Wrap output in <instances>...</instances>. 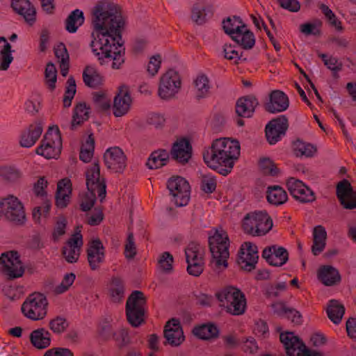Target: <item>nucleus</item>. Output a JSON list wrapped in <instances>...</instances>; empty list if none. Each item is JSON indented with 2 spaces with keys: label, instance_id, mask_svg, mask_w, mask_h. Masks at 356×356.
Wrapping results in <instances>:
<instances>
[{
  "label": "nucleus",
  "instance_id": "obj_15",
  "mask_svg": "<svg viewBox=\"0 0 356 356\" xmlns=\"http://www.w3.org/2000/svg\"><path fill=\"white\" fill-rule=\"evenodd\" d=\"M286 185L290 194L300 203H310L316 200L314 192L302 181L291 177L287 181Z\"/></svg>",
  "mask_w": 356,
  "mask_h": 356
},
{
  "label": "nucleus",
  "instance_id": "obj_55",
  "mask_svg": "<svg viewBox=\"0 0 356 356\" xmlns=\"http://www.w3.org/2000/svg\"><path fill=\"white\" fill-rule=\"evenodd\" d=\"M192 19L197 24L201 25L206 22L207 13L205 8H201L198 3H195L192 8Z\"/></svg>",
  "mask_w": 356,
  "mask_h": 356
},
{
  "label": "nucleus",
  "instance_id": "obj_31",
  "mask_svg": "<svg viewBox=\"0 0 356 356\" xmlns=\"http://www.w3.org/2000/svg\"><path fill=\"white\" fill-rule=\"evenodd\" d=\"M327 232L322 225L316 226L313 230V245L312 252L317 256L321 253L325 248Z\"/></svg>",
  "mask_w": 356,
  "mask_h": 356
},
{
  "label": "nucleus",
  "instance_id": "obj_21",
  "mask_svg": "<svg viewBox=\"0 0 356 356\" xmlns=\"http://www.w3.org/2000/svg\"><path fill=\"white\" fill-rule=\"evenodd\" d=\"M170 154L179 163H187L192 156V146L190 141L184 138L177 139L172 146Z\"/></svg>",
  "mask_w": 356,
  "mask_h": 356
},
{
  "label": "nucleus",
  "instance_id": "obj_28",
  "mask_svg": "<svg viewBox=\"0 0 356 356\" xmlns=\"http://www.w3.org/2000/svg\"><path fill=\"white\" fill-rule=\"evenodd\" d=\"M42 125L41 122H35L29 126L26 131H24L21 136L19 144L23 147H32L42 133Z\"/></svg>",
  "mask_w": 356,
  "mask_h": 356
},
{
  "label": "nucleus",
  "instance_id": "obj_39",
  "mask_svg": "<svg viewBox=\"0 0 356 356\" xmlns=\"http://www.w3.org/2000/svg\"><path fill=\"white\" fill-rule=\"evenodd\" d=\"M84 22L83 13L76 9L71 12L65 20V29L69 33H75Z\"/></svg>",
  "mask_w": 356,
  "mask_h": 356
},
{
  "label": "nucleus",
  "instance_id": "obj_61",
  "mask_svg": "<svg viewBox=\"0 0 356 356\" xmlns=\"http://www.w3.org/2000/svg\"><path fill=\"white\" fill-rule=\"evenodd\" d=\"M96 192L97 191H88L83 197L80 204L81 209L83 211H90L94 206L96 201Z\"/></svg>",
  "mask_w": 356,
  "mask_h": 356
},
{
  "label": "nucleus",
  "instance_id": "obj_26",
  "mask_svg": "<svg viewBox=\"0 0 356 356\" xmlns=\"http://www.w3.org/2000/svg\"><path fill=\"white\" fill-rule=\"evenodd\" d=\"M72 193V183L69 179H63L58 182L55 195V204L59 209L67 207L70 202Z\"/></svg>",
  "mask_w": 356,
  "mask_h": 356
},
{
  "label": "nucleus",
  "instance_id": "obj_57",
  "mask_svg": "<svg viewBox=\"0 0 356 356\" xmlns=\"http://www.w3.org/2000/svg\"><path fill=\"white\" fill-rule=\"evenodd\" d=\"M173 261L172 255L168 252H165L159 260V265L163 272L169 273L172 270Z\"/></svg>",
  "mask_w": 356,
  "mask_h": 356
},
{
  "label": "nucleus",
  "instance_id": "obj_48",
  "mask_svg": "<svg viewBox=\"0 0 356 356\" xmlns=\"http://www.w3.org/2000/svg\"><path fill=\"white\" fill-rule=\"evenodd\" d=\"M76 82L73 76H70L67 82L65 95L63 97V106L68 108L71 106L72 100L76 94Z\"/></svg>",
  "mask_w": 356,
  "mask_h": 356
},
{
  "label": "nucleus",
  "instance_id": "obj_53",
  "mask_svg": "<svg viewBox=\"0 0 356 356\" xmlns=\"http://www.w3.org/2000/svg\"><path fill=\"white\" fill-rule=\"evenodd\" d=\"M62 254L68 263H76L80 255V249L76 245H65L63 248Z\"/></svg>",
  "mask_w": 356,
  "mask_h": 356
},
{
  "label": "nucleus",
  "instance_id": "obj_5",
  "mask_svg": "<svg viewBox=\"0 0 356 356\" xmlns=\"http://www.w3.org/2000/svg\"><path fill=\"white\" fill-rule=\"evenodd\" d=\"M48 301L46 296L41 293L34 292L29 294L23 304L22 314L33 321L43 319L47 313Z\"/></svg>",
  "mask_w": 356,
  "mask_h": 356
},
{
  "label": "nucleus",
  "instance_id": "obj_51",
  "mask_svg": "<svg viewBox=\"0 0 356 356\" xmlns=\"http://www.w3.org/2000/svg\"><path fill=\"white\" fill-rule=\"evenodd\" d=\"M11 52V45L10 43L6 42L0 52V70L6 71L8 69L10 64L13 60Z\"/></svg>",
  "mask_w": 356,
  "mask_h": 356
},
{
  "label": "nucleus",
  "instance_id": "obj_25",
  "mask_svg": "<svg viewBox=\"0 0 356 356\" xmlns=\"http://www.w3.org/2000/svg\"><path fill=\"white\" fill-rule=\"evenodd\" d=\"M289 105L288 97L281 90H274L270 94L269 102L264 105L265 110L275 113L287 109Z\"/></svg>",
  "mask_w": 356,
  "mask_h": 356
},
{
  "label": "nucleus",
  "instance_id": "obj_33",
  "mask_svg": "<svg viewBox=\"0 0 356 356\" xmlns=\"http://www.w3.org/2000/svg\"><path fill=\"white\" fill-rule=\"evenodd\" d=\"M193 334L200 339L210 340L218 337L219 330L215 324L209 323L195 326Z\"/></svg>",
  "mask_w": 356,
  "mask_h": 356
},
{
  "label": "nucleus",
  "instance_id": "obj_64",
  "mask_svg": "<svg viewBox=\"0 0 356 356\" xmlns=\"http://www.w3.org/2000/svg\"><path fill=\"white\" fill-rule=\"evenodd\" d=\"M98 334L104 341H107L110 339L111 337H115L116 335L113 331L111 325L108 322H104L99 325Z\"/></svg>",
  "mask_w": 356,
  "mask_h": 356
},
{
  "label": "nucleus",
  "instance_id": "obj_14",
  "mask_svg": "<svg viewBox=\"0 0 356 356\" xmlns=\"http://www.w3.org/2000/svg\"><path fill=\"white\" fill-rule=\"evenodd\" d=\"M163 337L164 346L178 347L183 343L185 336L179 319L172 318L166 322L163 328Z\"/></svg>",
  "mask_w": 356,
  "mask_h": 356
},
{
  "label": "nucleus",
  "instance_id": "obj_63",
  "mask_svg": "<svg viewBox=\"0 0 356 356\" xmlns=\"http://www.w3.org/2000/svg\"><path fill=\"white\" fill-rule=\"evenodd\" d=\"M124 254L126 258L131 259L134 258L136 254V248L134 243V238L133 233L128 234L127 242L124 247Z\"/></svg>",
  "mask_w": 356,
  "mask_h": 356
},
{
  "label": "nucleus",
  "instance_id": "obj_44",
  "mask_svg": "<svg viewBox=\"0 0 356 356\" xmlns=\"http://www.w3.org/2000/svg\"><path fill=\"white\" fill-rule=\"evenodd\" d=\"M293 151L298 156L312 157L316 153V147L310 143L297 140L293 143Z\"/></svg>",
  "mask_w": 356,
  "mask_h": 356
},
{
  "label": "nucleus",
  "instance_id": "obj_32",
  "mask_svg": "<svg viewBox=\"0 0 356 356\" xmlns=\"http://www.w3.org/2000/svg\"><path fill=\"white\" fill-rule=\"evenodd\" d=\"M318 277L325 286H332L341 280L339 271L331 266H324L318 270Z\"/></svg>",
  "mask_w": 356,
  "mask_h": 356
},
{
  "label": "nucleus",
  "instance_id": "obj_9",
  "mask_svg": "<svg viewBox=\"0 0 356 356\" xmlns=\"http://www.w3.org/2000/svg\"><path fill=\"white\" fill-rule=\"evenodd\" d=\"M3 215L8 220L22 224L26 218L25 211L22 203L19 199L8 195L0 200V215Z\"/></svg>",
  "mask_w": 356,
  "mask_h": 356
},
{
  "label": "nucleus",
  "instance_id": "obj_20",
  "mask_svg": "<svg viewBox=\"0 0 356 356\" xmlns=\"http://www.w3.org/2000/svg\"><path fill=\"white\" fill-rule=\"evenodd\" d=\"M261 257L273 266H282L289 260V253L286 249L276 245L264 248Z\"/></svg>",
  "mask_w": 356,
  "mask_h": 356
},
{
  "label": "nucleus",
  "instance_id": "obj_56",
  "mask_svg": "<svg viewBox=\"0 0 356 356\" xmlns=\"http://www.w3.org/2000/svg\"><path fill=\"white\" fill-rule=\"evenodd\" d=\"M0 176L7 181L13 182L20 177V173L12 167L3 166L0 168Z\"/></svg>",
  "mask_w": 356,
  "mask_h": 356
},
{
  "label": "nucleus",
  "instance_id": "obj_36",
  "mask_svg": "<svg viewBox=\"0 0 356 356\" xmlns=\"http://www.w3.org/2000/svg\"><path fill=\"white\" fill-rule=\"evenodd\" d=\"M169 160V153L163 149L153 152L147 161V166L149 169H157L165 165Z\"/></svg>",
  "mask_w": 356,
  "mask_h": 356
},
{
  "label": "nucleus",
  "instance_id": "obj_40",
  "mask_svg": "<svg viewBox=\"0 0 356 356\" xmlns=\"http://www.w3.org/2000/svg\"><path fill=\"white\" fill-rule=\"evenodd\" d=\"M217 299L222 303V305L227 309V303L234 301L237 296H241V291L235 287L227 286L216 294Z\"/></svg>",
  "mask_w": 356,
  "mask_h": 356
},
{
  "label": "nucleus",
  "instance_id": "obj_10",
  "mask_svg": "<svg viewBox=\"0 0 356 356\" xmlns=\"http://www.w3.org/2000/svg\"><path fill=\"white\" fill-rule=\"evenodd\" d=\"M167 187L177 207L188 204L190 200L191 187L189 183L184 178L179 176L172 177L168 181Z\"/></svg>",
  "mask_w": 356,
  "mask_h": 356
},
{
  "label": "nucleus",
  "instance_id": "obj_58",
  "mask_svg": "<svg viewBox=\"0 0 356 356\" xmlns=\"http://www.w3.org/2000/svg\"><path fill=\"white\" fill-rule=\"evenodd\" d=\"M321 25V21H317L315 23H305L300 25V29L302 33L307 35H319L321 34L320 28Z\"/></svg>",
  "mask_w": 356,
  "mask_h": 356
},
{
  "label": "nucleus",
  "instance_id": "obj_30",
  "mask_svg": "<svg viewBox=\"0 0 356 356\" xmlns=\"http://www.w3.org/2000/svg\"><path fill=\"white\" fill-rule=\"evenodd\" d=\"M231 38L245 50L252 49L255 44L254 35L247 28V26H245Z\"/></svg>",
  "mask_w": 356,
  "mask_h": 356
},
{
  "label": "nucleus",
  "instance_id": "obj_12",
  "mask_svg": "<svg viewBox=\"0 0 356 356\" xmlns=\"http://www.w3.org/2000/svg\"><path fill=\"white\" fill-rule=\"evenodd\" d=\"M0 264L2 265L3 273L10 280L21 277L24 273V268L17 251L2 253L0 257Z\"/></svg>",
  "mask_w": 356,
  "mask_h": 356
},
{
  "label": "nucleus",
  "instance_id": "obj_54",
  "mask_svg": "<svg viewBox=\"0 0 356 356\" xmlns=\"http://www.w3.org/2000/svg\"><path fill=\"white\" fill-rule=\"evenodd\" d=\"M259 168L265 175L277 176L279 173V169L269 158L261 159L259 161Z\"/></svg>",
  "mask_w": 356,
  "mask_h": 356
},
{
  "label": "nucleus",
  "instance_id": "obj_45",
  "mask_svg": "<svg viewBox=\"0 0 356 356\" xmlns=\"http://www.w3.org/2000/svg\"><path fill=\"white\" fill-rule=\"evenodd\" d=\"M110 295L113 302H120L124 295V286L122 280L118 277L112 279Z\"/></svg>",
  "mask_w": 356,
  "mask_h": 356
},
{
  "label": "nucleus",
  "instance_id": "obj_3",
  "mask_svg": "<svg viewBox=\"0 0 356 356\" xmlns=\"http://www.w3.org/2000/svg\"><path fill=\"white\" fill-rule=\"evenodd\" d=\"M209 250L211 253V265L216 268L225 269L228 266L229 257V239L227 233L222 229H216L209 237Z\"/></svg>",
  "mask_w": 356,
  "mask_h": 356
},
{
  "label": "nucleus",
  "instance_id": "obj_42",
  "mask_svg": "<svg viewBox=\"0 0 356 356\" xmlns=\"http://www.w3.org/2000/svg\"><path fill=\"white\" fill-rule=\"evenodd\" d=\"M241 296H237L234 301L227 303L226 311L235 316L241 315L245 313L246 309V299L245 295L241 292Z\"/></svg>",
  "mask_w": 356,
  "mask_h": 356
},
{
  "label": "nucleus",
  "instance_id": "obj_35",
  "mask_svg": "<svg viewBox=\"0 0 356 356\" xmlns=\"http://www.w3.org/2000/svg\"><path fill=\"white\" fill-rule=\"evenodd\" d=\"M266 198L268 202L274 205H281L288 199L286 192L280 186L268 187Z\"/></svg>",
  "mask_w": 356,
  "mask_h": 356
},
{
  "label": "nucleus",
  "instance_id": "obj_24",
  "mask_svg": "<svg viewBox=\"0 0 356 356\" xmlns=\"http://www.w3.org/2000/svg\"><path fill=\"white\" fill-rule=\"evenodd\" d=\"M90 108L85 102L77 104L74 108L72 118L70 124H62L63 129H70L71 131L76 130L84 122L89 119Z\"/></svg>",
  "mask_w": 356,
  "mask_h": 356
},
{
  "label": "nucleus",
  "instance_id": "obj_1",
  "mask_svg": "<svg viewBox=\"0 0 356 356\" xmlns=\"http://www.w3.org/2000/svg\"><path fill=\"white\" fill-rule=\"evenodd\" d=\"M92 24L98 39L90 43L93 53L101 65L104 58H111L112 67L120 69L125 60L122 38L124 21L120 6L107 0L98 1L92 9Z\"/></svg>",
  "mask_w": 356,
  "mask_h": 356
},
{
  "label": "nucleus",
  "instance_id": "obj_2",
  "mask_svg": "<svg viewBox=\"0 0 356 356\" xmlns=\"http://www.w3.org/2000/svg\"><path fill=\"white\" fill-rule=\"evenodd\" d=\"M239 155L238 141L229 138H219L212 143L210 150L204 152L203 159L209 168L226 176L231 172L234 161L238 159Z\"/></svg>",
  "mask_w": 356,
  "mask_h": 356
},
{
  "label": "nucleus",
  "instance_id": "obj_41",
  "mask_svg": "<svg viewBox=\"0 0 356 356\" xmlns=\"http://www.w3.org/2000/svg\"><path fill=\"white\" fill-rule=\"evenodd\" d=\"M95 149V138L93 134H90L86 142L82 145L79 154L80 160L85 163L90 161Z\"/></svg>",
  "mask_w": 356,
  "mask_h": 356
},
{
  "label": "nucleus",
  "instance_id": "obj_38",
  "mask_svg": "<svg viewBox=\"0 0 356 356\" xmlns=\"http://www.w3.org/2000/svg\"><path fill=\"white\" fill-rule=\"evenodd\" d=\"M246 24L237 16L227 17L222 21V29L226 34L232 38Z\"/></svg>",
  "mask_w": 356,
  "mask_h": 356
},
{
  "label": "nucleus",
  "instance_id": "obj_46",
  "mask_svg": "<svg viewBox=\"0 0 356 356\" xmlns=\"http://www.w3.org/2000/svg\"><path fill=\"white\" fill-rule=\"evenodd\" d=\"M194 83L197 90V98L201 99L205 97L208 95L210 89L208 77L204 74H202L197 77Z\"/></svg>",
  "mask_w": 356,
  "mask_h": 356
},
{
  "label": "nucleus",
  "instance_id": "obj_13",
  "mask_svg": "<svg viewBox=\"0 0 356 356\" xmlns=\"http://www.w3.org/2000/svg\"><path fill=\"white\" fill-rule=\"evenodd\" d=\"M86 186L88 191H97L100 202L106 197V182L100 177V168L98 162H94L86 172Z\"/></svg>",
  "mask_w": 356,
  "mask_h": 356
},
{
  "label": "nucleus",
  "instance_id": "obj_52",
  "mask_svg": "<svg viewBox=\"0 0 356 356\" xmlns=\"http://www.w3.org/2000/svg\"><path fill=\"white\" fill-rule=\"evenodd\" d=\"M246 253L240 250L237 262L241 269L250 272L255 268L256 264L257 263V259H254L252 255L245 257Z\"/></svg>",
  "mask_w": 356,
  "mask_h": 356
},
{
  "label": "nucleus",
  "instance_id": "obj_18",
  "mask_svg": "<svg viewBox=\"0 0 356 356\" xmlns=\"http://www.w3.org/2000/svg\"><path fill=\"white\" fill-rule=\"evenodd\" d=\"M337 197L346 209H356V192L347 179H343L337 186Z\"/></svg>",
  "mask_w": 356,
  "mask_h": 356
},
{
  "label": "nucleus",
  "instance_id": "obj_50",
  "mask_svg": "<svg viewBox=\"0 0 356 356\" xmlns=\"http://www.w3.org/2000/svg\"><path fill=\"white\" fill-rule=\"evenodd\" d=\"M92 99L96 108L102 111L108 110L111 108V99L103 92H95L92 93Z\"/></svg>",
  "mask_w": 356,
  "mask_h": 356
},
{
  "label": "nucleus",
  "instance_id": "obj_43",
  "mask_svg": "<svg viewBox=\"0 0 356 356\" xmlns=\"http://www.w3.org/2000/svg\"><path fill=\"white\" fill-rule=\"evenodd\" d=\"M186 262L203 261V252L200 245L195 242H191L185 249Z\"/></svg>",
  "mask_w": 356,
  "mask_h": 356
},
{
  "label": "nucleus",
  "instance_id": "obj_7",
  "mask_svg": "<svg viewBox=\"0 0 356 356\" xmlns=\"http://www.w3.org/2000/svg\"><path fill=\"white\" fill-rule=\"evenodd\" d=\"M62 140L58 126L49 127L35 152L47 159H56L60 154Z\"/></svg>",
  "mask_w": 356,
  "mask_h": 356
},
{
  "label": "nucleus",
  "instance_id": "obj_62",
  "mask_svg": "<svg viewBox=\"0 0 356 356\" xmlns=\"http://www.w3.org/2000/svg\"><path fill=\"white\" fill-rule=\"evenodd\" d=\"M216 188V179L209 175H204L202 177L201 188L207 193H213Z\"/></svg>",
  "mask_w": 356,
  "mask_h": 356
},
{
  "label": "nucleus",
  "instance_id": "obj_27",
  "mask_svg": "<svg viewBox=\"0 0 356 356\" xmlns=\"http://www.w3.org/2000/svg\"><path fill=\"white\" fill-rule=\"evenodd\" d=\"M259 105L254 95H247L239 98L236 104V113L238 117L250 118Z\"/></svg>",
  "mask_w": 356,
  "mask_h": 356
},
{
  "label": "nucleus",
  "instance_id": "obj_37",
  "mask_svg": "<svg viewBox=\"0 0 356 356\" xmlns=\"http://www.w3.org/2000/svg\"><path fill=\"white\" fill-rule=\"evenodd\" d=\"M84 83L90 88H97L102 84L103 78L92 67L87 66L83 72Z\"/></svg>",
  "mask_w": 356,
  "mask_h": 356
},
{
  "label": "nucleus",
  "instance_id": "obj_59",
  "mask_svg": "<svg viewBox=\"0 0 356 356\" xmlns=\"http://www.w3.org/2000/svg\"><path fill=\"white\" fill-rule=\"evenodd\" d=\"M320 9L321 10L322 13L325 15V16L327 17L330 24L332 26H334L339 31L342 30L341 22L337 19L336 15L329 8V7L327 6L323 3L320 6Z\"/></svg>",
  "mask_w": 356,
  "mask_h": 356
},
{
  "label": "nucleus",
  "instance_id": "obj_29",
  "mask_svg": "<svg viewBox=\"0 0 356 356\" xmlns=\"http://www.w3.org/2000/svg\"><path fill=\"white\" fill-rule=\"evenodd\" d=\"M51 341L50 332L43 327L34 330L30 334V341L38 349H44L49 347Z\"/></svg>",
  "mask_w": 356,
  "mask_h": 356
},
{
  "label": "nucleus",
  "instance_id": "obj_60",
  "mask_svg": "<svg viewBox=\"0 0 356 356\" xmlns=\"http://www.w3.org/2000/svg\"><path fill=\"white\" fill-rule=\"evenodd\" d=\"M75 275L73 273H67L61 283L55 289V292L57 294H61L69 289L70 286L73 284L75 280Z\"/></svg>",
  "mask_w": 356,
  "mask_h": 356
},
{
  "label": "nucleus",
  "instance_id": "obj_16",
  "mask_svg": "<svg viewBox=\"0 0 356 356\" xmlns=\"http://www.w3.org/2000/svg\"><path fill=\"white\" fill-rule=\"evenodd\" d=\"M289 127L287 118L280 115L271 120L266 126V137L270 145L277 143L286 134Z\"/></svg>",
  "mask_w": 356,
  "mask_h": 356
},
{
  "label": "nucleus",
  "instance_id": "obj_19",
  "mask_svg": "<svg viewBox=\"0 0 356 356\" xmlns=\"http://www.w3.org/2000/svg\"><path fill=\"white\" fill-rule=\"evenodd\" d=\"M87 259L92 270L99 269L105 260V248L102 242L96 238L91 241L87 249Z\"/></svg>",
  "mask_w": 356,
  "mask_h": 356
},
{
  "label": "nucleus",
  "instance_id": "obj_49",
  "mask_svg": "<svg viewBox=\"0 0 356 356\" xmlns=\"http://www.w3.org/2000/svg\"><path fill=\"white\" fill-rule=\"evenodd\" d=\"M45 82L48 88L53 91L56 88V83L57 80V70L56 66L51 62L47 64L44 71Z\"/></svg>",
  "mask_w": 356,
  "mask_h": 356
},
{
  "label": "nucleus",
  "instance_id": "obj_4",
  "mask_svg": "<svg viewBox=\"0 0 356 356\" xmlns=\"http://www.w3.org/2000/svg\"><path fill=\"white\" fill-rule=\"evenodd\" d=\"M245 233L252 236H264L273 227V220L266 211L248 213L243 220Z\"/></svg>",
  "mask_w": 356,
  "mask_h": 356
},
{
  "label": "nucleus",
  "instance_id": "obj_34",
  "mask_svg": "<svg viewBox=\"0 0 356 356\" xmlns=\"http://www.w3.org/2000/svg\"><path fill=\"white\" fill-rule=\"evenodd\" d=\"M326 312L331 321L334 324H339L345 314V307L339 300L332 299L327 303Z\"/></svg>",
  "mask_w": 356,
  "mask_h": 356
},
{
  "label": "nucleus",
  "instance_id": "obj_23",
  "mask_svg": "<svg viewBox=\"0 0 356 356\" xmlns=\"http://www.w3.org/2000/svg\"><path fill=\"white\" fill-rule=\"evenodd\" d=\"M11 8L22 16L25 22L33 25L36 21V10L29 0H11Z\"/></svg>",
  "mask_w": 356,
  "mask_h": 356
},
{
  "label": "nucleus",
  "instance_id": "obj_22",
  "mask_svg": "<svg viewBox=\"0 0 356 356\" xmlns=\"http://www.w3.org/2000/svg\"><path fill=\"white\" fill-rule=\"evenodd\" d=\"M131 102L129 88L127 86H120L118 94L113 99V115L115 117L126 115L130 109Z\"/></svg>",
  "mask_w": 356,
  "mask_h": 356
},
{
  "label": "nucleus",
  "instance_id": "obj_8",
  "mask_svg": "<svg viewBox=\"0 0 356 356\" xmlns=\"http://www.w3.org/2000/svg\"><path fill=\"white\" fill-rule=\"evenodd\" d=\"M280 339L289 356H323L320 352L308 349L305 343L292 332H282Z\"/></svg>",
  "mask_w": 356,
  "mask_h": 356
},
{
  "label": "nucleus",
  "instance_id": "obj_11",
  "mask_svg": "<svg viewBox=\"0 0 356 356\" xmlns=\"http://www.w3.org/2000/svg\"><path fill=\"white\" fill-rule=\"evenodd\" d=\"M180 88L179 74L174 70H169L160 78L158 95L162 99H170L178 92Z\"/></svg>",
  "mask_w": 356,
  "mask_h": 356
},
{
  "label": "nucleus",
  "instance_id": "obj_17",
  "mask_svg": "<svg viewBox=\"0 0 356 356\" xmlns=\"http://www.w3.org/2000/svg\"><path fill=\"white\" fill-rule=\"evenodd\" d=\"M104 159L107 168L114 172H122L127 165L126 156L118 147L108 149L104 154Z\"/></svg>",
  "mask_w": 356,
  "mask_h": 356
},
{
  "label": "nucleus",
  "instance_id": "obj_6",
  "mask_svg": "<svg viewBox=\"0 0 356 356\" xmlns=\"http://www.w3.org/2000/svg\"><path fill=\"white\" fill-rule=\"evenodd\" d=\"M146 298L140 291H134L129 296L126 302V315L128 322L134 327L144 322Z\"/></svg>",
  "mask_w": 356,
  "mask_h": 356
},
{
  "label": "nucleus",
  "instance_id": "obj_47",
  "mask_svg": "<svg viewBox=\"0 0 356 356\" xmlns=\"http://www.w3.org/2000/svg\"><path fill=\"white\" fill-rule=\"evenodd\" d=\"M69 325L67 320L60 316H56L49 322V329L56 334L64 333L68 328Z\"/></svg>",
  "mask_w": 356,
  "mask_h": 356
}]
</instances>
